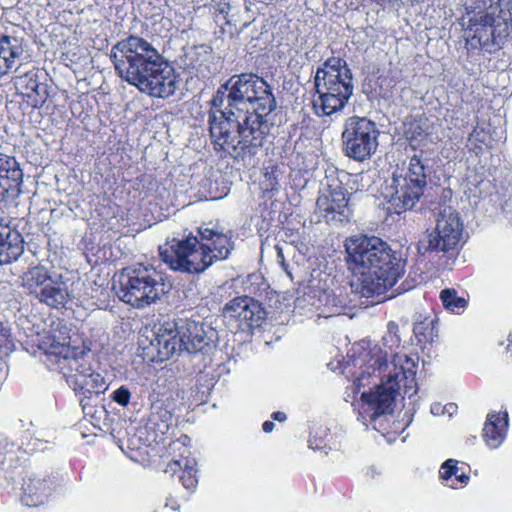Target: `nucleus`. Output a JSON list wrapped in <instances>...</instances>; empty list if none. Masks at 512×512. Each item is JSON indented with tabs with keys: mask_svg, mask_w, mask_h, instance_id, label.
Returning a JSON list of instances; mask_svg holds the SVG:
<instances>
[{
	"mask_svg": "<svg viewBox=\"0 0 512 512\" xmlns=\"http://www.w3.org/2000/svg\"><path fill=\"white\" fill-rule=\"evenodd\" d=\"M172 426L173 414L171 411L160 405H153L146 426L153 432V441H157L158 436L167 434Z\"/></svg>",
	"mask_w": 512,
	"mask_h": 512,
	"instance_id": "nucleus-24",
	"label": "nucleus"
},
{
	"mask_svg": "<svg viewBox=\"0 0 512 512\" xmlns=\"http://www.w3.org/2000/svg\"><path fill=\"white\" fill-rule=\"evenodd\" d=\"M416 173L411 174V172L407 171L405 176H402V179H405L407 182H410V180H415Z\"/></svg>",
	"mask_w": 512,
	"mask_h": 512,
	"instance_id": "nucleus-42",
	"label": "nucleus"
},
{
	"mask_svg": "<svg viewBox=\"0 0 512 512\" xmlns=\"http://www.w3.org/2000/svg\"><path fill=\"white\" fill-rule=\"evenodd\" d=\"M69 328L62 323L47 332L41 339L39 347L44 351L45 364L49 369L56 367L76 346H71Z\"/></svg>",
	"mask_w": 512,
	"mask_h": 512,
	"instance_id": "nucleus-13",
	"label": "nucleus"
},
{
	"mask_svg": "<svg viewBox=\"0 0 512 512\" xmlns=\"http://www.w3.org/2000/svg\"><path fill=\"white\" fill-rule=\"evenodd\" d=\"M352 118H349L347 119L346 121V125H345V130L343 131L342 133V139H343V143H344V151H345V154L349 157V158H352V132L349 130V127H348V123L349 121H351Z\"/></svg>",
	"mask_w": 512,
	"mask_h": 512,
	"instance_id": "nucleus-34",
	"label": "nucleus"
},
{
	"mask_svg": "<svg viewBox=\"0 0 512 512\" xmlns=\"http://www.w3.org/2000/svg\"><path fill=\"white\" fill-rule=\"evenodd\" d=\"M309 446H310L312 449H314V450H317V449H320V448H321V446H320L319 444L315 443V441H314V440H312V439H310V440H309Z\"/></svg>",
	"mask_w": 512,
	"mask_h": 512,
	"instance_id": "nucleus-45",
	"label": "nucleus"
},
{
	"mask_svg": "<svg viewBox=\"0 0 512 512\" xmlns=\"http://www.w3.org/2000/svg\"><path fill=\"white\" fill-rule=\"evenodd\" d=\"M170 288L156 268L138 264L122 270L117 295L123 302L140 309L156 303Z\"/></svg>",
	"mask_w": 512,
	"mask_h": 512,
	"instance_id": "nucleus-7",
	"label": "nucleus"
},
{
	"mask_svg": "<svg viewBox=\"0 0 512 512\" xmlns=\"http://www.w3.org/2000/svg\"><path fill=\"white\" fill-rule=\"evenodd\" d=\"M23 53L24 49L20 39L0 33V56L8 73L17 70L16 63Z\"/></svg>",
	"mask_w": 512,
	"mask_h": 512,
	"instance_id": "nucleus-22",
	"label": "nucleus"
},
{
	"mask_svg": "<svg viewBox=\"0 0 512 512\" xmlns=\"http://www.w3.org/2000/svg\"><path fill=\"white\" fill-rule=\"evenodd\" d=\"M449 414H452V411L456 409V405L454 403H449L444 408Z\"/></svg>",
	"mask_w": 512,
	"mask_h": 512,
	"instance_id": "nucleus-43",
	"label": "nucleus"
},
{
	"mask_svg": "<svg viewBox=\"0 0 512 512\" xmlns=\"http://www.w3.org/2000/svg\"><path fill=\"white\" fill-rule=\"evenodd\" d=\"M394 372L390 373L387 381L378 385L375 391L363 392L361 395L360 417L368 413L371 420L379 415L392 413L396 398L399 395L400 382L405 381L404 393L412 397L416 394V368L413 358L406 355H396L393 359Z\"/></svg>",
	"mask_w": 512,
	"mask_h": 512,
	"instance_id": "nucleus-5",
	"label": "nucleus"
},
{
	"mask_svg": "<svg viewBox=\"0 0 512 512\" xmlns=\"http://www.w3.org/2000/svg\"><path fill=\"white\" fill-rule=\"evenodd\" d=\"M110 59L116 74L139 91L167 98L178 88L174 68L146 39L130 35L112 46Z\"/></svg>",
	"mask_w": 512,
	"mask_h": 512,
	"instance_id": "nucleus-2",
	"label": "nucleus"
},
{
	"mask_svg": "<svg viewBox=\"0 0 512 512\" xmlns=\"http://www.w3.org/2000/svg\"><path fill=\"white\" fill-rule=\"evenodd\" d=\"M458 467L456 466V461L453 459H448L442 464L441 467V476L443 479H449L452 476H455L458 481L461 483H466L469 479L468 475L465 473L458 474Z\"/></svg>",
	"mask_w": 512,
	"mask_h": 512,
	"instance_id": "nucleus-31",
	"label": "nucleus"
},
{
	"mask_svg": "<svg viewBox=\"0 0 512 512\" xmlns=\"http://www.w3.org/2000/svg\"><path fill=\"white\" fill-rule=\"evenodd\" d=\"M440 298L444 307L452 312L463 309L467 305V300L458 296L455 289H444L440 293Z\"/></svg>",
	"mask_w": 512,
	"mask_h": 512,
	"instance_id": "nucleus-28",
	"label": "nucleus"
},
{
	"mask_svg": "<svg viewBox=\"0 0 512 512\" xmlns=\"http://www.w3.org/2000/svg\"><path fill=\"white\" fill-rule=\"evenodd\" d=\"M226 318L239 321V325L247 327L259 326L265 317L261 304L248 296H240L230 300L223 309Z\"/></svg>",
	"mask_w": 512,
	"mask_h": 512,
	"instance_id": "nucleus-15",
	"label": "nucleus"
},
{
	"mask_svg": "<svg viewBox=\"0 0 512 512\" xmlns=\"http://www.w3.org/2000/svg\"><path fill=\"white\" fill-rule=\"evenodd\" d=\"M463 223L459 213L450 206L443 207L437 217L436 227L427 231L418 242V251L446 253L455 249L462 236Z\"/></svg>",
	"mask_w": 512,
	"mask_h": 512,
	"instance_id": "nucleus-10",
	"label": "nucleus"
},
{
	"mask_svg": "<svg viewBox=\"0 0 512 512\" xmlns=\"http://www.w3.org/2000/svg\"><path fill=\"white\" fill-rule=\"evenodd\" d=\"M349 397H350V394L346 392V393H345V396H344V400H345V401H348V398H349Z\"/></svg>",
	"mask_w": 512,
	"mask_h": 512,
	"instance_id": "nucleus-47",
	"label": "nucleus"
},
{
	"mask_svg": "<svg viewBox=\"0 0 512 512\" xmlns=\"http://www.w3.org/2000/svg\"><path fill=\"white\" fill-rule=\"evenodd\" d=\"M316 205L320 212L325 213L324 217L327 218V221L349 223L350 209L344 195L340 193H331L329 196L321 195L318 197Z\"/></svg>",
	"mask_w": 512,
	"mask_h": 512,
	"instance_id": "nucleus-19",
	"label": "nucleus"
},
{
	"mask_svg": "<svg viewBox=\"0 0 512 512\" xmlns=\"http://www.w3.org/2000/svg\"><path fill=\"white\" fill-rule=\"evenodd\" d=\"M52 276L44 266H35L24 273L22 277L23 286L37 298L42 287L47 284Z\"/></svg>",
	"mask_w": 512,
	"mask_h": 512,
	"instance_id": "nucleus-26",
	"label": "nucleus"
},
{
	"mask_svg": "<svg viewBox=\"0 0 512 512\" xmlns=\"http://www.w3.org/2000/svg\"><path fill=\"white\" fill-rule=\"evenodd\" d=\"M351 318H352V316L338 315V316L334 317V321L337 324H341L343 322H348V320L351 319Z\"/></svg>",
	"mask_w": 512,
	"mask_h": 512,
	"instance_id": "nucleus-41",
	"label": "nucleus"
},
{
	"mask_svg": "<svg viewBox=\"0 0 512 512\" xmlns=\"http://www.w3.org/2000/svg\"><path fill=\"white\" fill-rule=\"evenodd\" d=\"M24 251L23 239L17 232H12L0 218V265L17 260Z\"/></svg>",
	"mask_w": 512,
	"mask_h": 512,
	"instance_id": "nucleus-20",
	"label": "nucleus"
},
{
	"mask_svg": "<svg viewBox=\"0 0 512 512\" xmlns=\"http://www.w3.org/2000/svg\"><path fill=\"white\" fill-rule=\"evenodd\" d=\"M90 349L77 347L52 370L59 371L75 391L100 394L106 389L104 377L95 371Z\"/></svg>",
	"mask_w": 512,
	"mask_h": 512,
	"instance_id": "nucleus-9",
	"label": "nucleus"
},
{
	"mask_svg": "<svg viewBox=\"0 0 512 512\" xmlns=\"http://www.w3.org/2000/svg\"><path fill=\"white\" fill-rule=\"evenodd\" d=\"M373 183V176L369 173L360 172L354 175V184H357V190H367Z\"/></svg>",
	"mask_w": 512,
	"mask_h": 512,
	"instance_id": "nucleus-33",
	"label": "nucleus"
},
{
	"mask_svg": "<svg viewBox=\"0 0 512 512\" xmlns=\"http://www.w3.org/2000/svg\"><path fill=\"white\" fill-rule=\"evenodd\" d=\"M20 80L25 84L26 92H31L34 88V85H37L38 81L36 78V74L33 72H27L23 76L20 77Z\"/></svg>",
	"mask_w": 512,
	"mask_h": 512,
	"instance_id": "nucleus-35",
	"label": "nucleus"
},
{
	"mask_svg": "<svg viewBox=\"0 0 512 512\" xmlns=\"http://www.w3.org/2000/svg\"><path fill=\"white\" fill-rule=\"evenodd\" d=\"M431 411L432 413L437 414L439 411V405L432 406Z\"/></svg>",
	"mask_w": 512,
	"mask_h": 512,
	"instance_id": "nucleus-46",
	"label": "nucleus"
},
{
	"mask_svg": "<svg viewBox=\"0 0 512 512\" xmlns=\"http://www.w3.org/2000/svg\"><path fill=\"white\" fill-rule=\"evenodd\" d=\"M275 424L272 421H265L262 425V429L266 433L273 431Z\"/></svg>",
	"mask_w": 512,
	"mask_h": 512,
	"instance_id": "nucleus-40",
	"label": "nucleus"
},
{
	"mask_svg": "<svg viewBox=\"0 0 512 512\" xmlns=\"http://www.w3.org/2000/svg\"><path fill=\"white\" fill-rule=\"evenodd\" d=\"M80 403L82 404L83 408H85V404H83V399L80 400Z\"/></svg>",
	"mask_w": 512,
	"mask_h": 512,
	"instance_id": "nucleus-48",
	"label": "nucleus"
},
{
	"mask_svg": "<svg viewBox=\"0 0 512 512\" xmlns=\"http://www.w3.org/2000/svg\"><path fill=\"white\" fill-rule=\"evenodd\" d=\"M37 299L52 308L59 309L67 304L70 299V294L66 283L63 282L60 277H52L50 281L42 287Z\"/></svg>",
	"mask_w": 512,
	"mask_h": 512,
	"instance_id": "nucleus-21",
	"label": "nucleus"
},
{
	"mask_svg": "<svg viewBox=\"0 0 512 512\" xmlns=\"http://www.w3.org/2000/svg\"><path fill=\"white\" fill-rule=\"evenodd\" d=\"M507 413L500 418L497 413H489L483 429V437L491 448H498L505 439L508 426Z\"/></svg>",
	"mask_w": 512,
	"mask_h": 512,
	"instance_id": "nucleus-23",
	"label": "nucleus"
},
{
	"mask_svg": "<svg viewBox=\"0 0 512 512\" xmlns=\"http://www.w3.org/2000/svg\"><path fill=\"white\" fill-rule=\"evenodd\" d=\"M197 237L173 239L169 247L160 248V257L170 269L181 273H201L214 261L228 258L233 249L231 235L217 227L201 226Z\"/></svg>",
	"mask_w": 512,
	"mask_h": 512,
	"instance_id": "nucleus-3",
	"label": "nucleus"
},
{
	"mask_svg": "<svg viewBox=\"0 0 512 512\" xmlns=\"http://www.w3.org/2000/svg\"><path fill=\"white\" fill-rule=\"evenodd\" d=\"M432 324H433V321H430L427 325L423 322L414 324L413 332H414L415 336L423 337V339L419 338L420 342L429 340L428 335L425 333V330H427L428 326L432 325Z\"/></svg>",
	"mask_w": 512,
	"mask_h": 512,
	"instance_id": "nucleus-36",
	"label": "nucleus"
},
{
	"mask_svg": "<svg viewBox=\"0 0 512 512\" xmlns=\"http://www.w3.org/2000/svg\"><path fill=\"white\" fill-rule=\"evenodd\" d=\"M111 398L117 404L125 407L130 402L131 392L126 386L122 385L112 393Z\"/></svg>",
	"mask_w": 512,
	"mask_h": 512,
	"instance_id": "nucleus-32",
	"label": "nucleus"
},
{
	"mask_svg": "<svg viewBox=\"0 0 512 512\" xmlns=\"http://www.w3.org/2000/svg\"><path fill=\"white\" fill-rule=\"evenodd\" d=\"M388 329H389L390 333H392V332L396 333V331L398 330V326L395 323H389Z\"/></svg>",
	"mask_w": 512,
	"mask_h": 512,
	"instance_id": "nucleus-44",
	"label": "nucleus"
},
{
	"mask_svg": "<svg viewBox=\"0 0 512 512\" xmlns=\"http://www.w3.org/2000/svg\"><path fill=\"white\" fill-rule=\"evenodd\" d=\"M23 172L13 156L0 153V200L12 202L21 194Z\"/></svg>",
	"mask_w": 512,
	"mask_h": 512,
	"instance_id": "nucleus-14",
	"label": "nucleus"
},
{
	"mask_svg": "<svg viewBox=\"0 0 512 512\" xmlns=\"http://www.w3.org/2000/svg\"><path fill=\"white\" fill-rule=\"evenodd\" d=\"M21 501L28 507H35L42 503L48 495V485L40 478H29L23 484Z\"/></svg>",
	"mask_w": 512,
	"mask_h": 512,
	"instance_id": "nucleus-25",
	"label": "nucleus"
},
{
	"mask_svg": "<svg viewBox=\"0 0 512 512\" xmlns=\"http://www.w3.org/2000/svg\"><path fill=\"white\" fill-rule=\"evenodd\" d=\"M408 171L411 174L416 173L415 180L407 182L405 179H402V175L394 173L390 185L393 191L390 195H386V197L390 198L389 202L394 205L396 213H400L402 210L413 209L423 195V189L427 184L425 167L417 155L410 159Z\"/></svg>",
	"mask_w": 512,
	"mask_h": 512,
	"instance_id": "nucleus-11",
	"label": "nucleus"
},
{
	"mask_svg": "<svg viewBox=\"0 0 512 512\" xmlns=\"http://www.w3.org/2000/svg\"><path fill=\"white\" fill-rule=\"evenodd\" d=\"M276 105L264 78L254 73L230 77L211 100L208 122L214 149L237 161L251 160L270 133Z\"/></svg>",
	"mask_w": 512,
	"mask_h": 512,
	"instance_id": "nucleus-1",
	"label": "nucleus"
},
{
	"mask_svg": "<svg viewBox=\"0 0 512 512\" xmlns=\"http://www.w3.org/2000/svg\"><path fill=\"white\" fill-rule=\"evenodd\" d=\"M497 9V7L490 6L491 11H479L469 20V35L473 39H477L480 45L498 44V38L508 35V24L494 16Z\"/></svg>",
	"mask_w": 512,
	"mask_h": 512,
	"instance_id": "nucleus-12",
	"label": "nucleus"
},
{
	"mask_svg": "<svg viewBox=\"0 0 512 512\" xmlns=\"http://www.w3.org/2000/svg\"><path fill=\"white\" fill-rule=\"evenodd\" d=\"M315 88L319 105L325 115L341 110L352 95V74L347 63L340 58H329L315 75Z\"/></svg>",
	"mask_w": 512,
	"mask_h": 512,
	"instance_id": "nucleus-8",
	"label": "nucleus"
},
{
	"mask_svg": "<svg viewBox=\"0 0 512 512\" xmlns=\"http://www.w3.org/2000/svg\"><path fill=\"white\" fill-rule=\"evenodd\" d=\"M277 259H278V262L281 265V268L283 269V271L292 280L293 279L292 272L289 268V265L286 263L284 256H283L282 249H280V248L277 249Z\"/></svg>",
	"mask_w": 512,
	"mask_h": 512,
	"instance_id": "nucleus-37",
	"label": "nucleus"
},
{
	"mask_svg": "<svg viewBox=\"0 0 512 512\" xmlns=\"http://www.w3.org/2000/svg\"><path fill=\"white\" fill-rule=\"evenodd\" d=\"M151 346L157 351L158 361H165L173 355L206 352L211 348V338L202 323L194 320L166 322L155 332Z\"/></svg>",
	"mask_w": 512,
	"mask_h": 512,
	"instance_id": "nucleus-6",
	"label": "nucleus"
},
{
	"mask_svg": "<svg viewBox=\"0 0 512 512\" xmlns=\"http://www.w3.org/2000/svg\"><path fill=\"white\" fill-rule=\"evenodd\" d=\"M378 131L364 118L354 122V160L363 161L376 151Z\"/></svg>",
	"mask_w": 512,
	"mask_h": 512,
	"instance_id": "nucleus-18",
	"label": "nucleus"
},
{
	"mask_svg": "<svg viewBox=\"0 0 512 512\" xmlns=\"http://www.w3.org/2000/svg\"><path fill=\"white\" fill-rule=\"evenodd\" d=\"M272 418L276 421L283 422L287 417L284 412L277 411L272 414Z\"/></svg>",
	"mask_w": 512,
	"mask_h": 512,
	"instance_id": "nucleus-39",
	"label": "nucleus"
},
{
	"mask_svg": "<svg viewBox=\"0 0 512 512\" xmlns=\"http://www.w3.org/2000/svg\"><path fill=\"white\" fill-rule=\"evenodd\" d=\"M171 448L174 451H180V458L174 459L171 462H169L167 464L165 472L173 475L181 471L182 474L180 475V480L183 486L188 490H193L198 483L195 470V459L190 457V451L188 450L186 445L180 440L173 442Z\"/></svg>",
	"mask_w": 512,
	"mask_h": 512,
	"instance_id": "nucleus-17",
	"label": "nucleus"
},
{
	"mask_svg": "<svg viewBox=\"0 0 512 512\" xmlns=\"http://www.w3.org/2000/svg\"><path fill=\"white\" fill-rule=\"evenodd\" d=\"M149 429L147 427H140L135 429L133 434L129 433L128 445L133 450H141L143 447L150 446L153 439L149 438Z\"/></svg>",
	"mask_w": 512,
	"mask_h": 512,
	"instance_id": "nucleus-29",
	"label": "nucleus"
},
{
	"mask_svg": "<svg viewBox=\"0 0 512 512\" xmlns=\"http://www.w3.org/2000/svg\"><path fill=\"white\" fill-rule=\"evenodd\" d=\"M384 363L385 355L377 343L370 339H362L354 344V367L362 370L361 376L358 377L359 382L365 374L370 376L380 370Z\"/></svg>",
	"mask_w": 512,
	"mask_h": 512,
	"instance_id": "nucleus-16",
	"label": "nucleus"
},
{
	"mask_svg": "<svg viewBox=\"0 0 512 512\" xmlns=\"http://www.w3.org/2000/svg\"><path fill=\"white\" fill-rule=\"evenodd\" d=\"M350 241H351L350 239H346V241H345L346 262H347L349 269H350V265L352 264V251H351V247L349 244Z\"/></svg>",
	"mask_w": 512,
	"mask_h": 512,
	"instance_id": "nucleus-38",
	"label": "nucleus"
},
{
	"mask_svg": "<svg viewBox=\"0 0 512 512\" xmlns=\"http://www.w3.org/2000/svg\"><path fill=\"white\" fill-rule=\"evenodd\" d=\"M350 339L346 335L344 338V354L337 355L334 360L328 363V367L331 371L345 375L346 379L349 380L352 375V369L350 367V351L349 348Z\"/></svg>",
	"mask_w": 512,
	"mask_h": 512,
	"instance_id": "nucleus-27",
	"label": "nucleus"
},
{
	"mask_svg": "<svg viewBox=\"0 0 512 512\" xmlns=\"http://www.w3.org/2000/svg\"><path fill=\"white\" fill-rule=\"evenodd\" d=\"M394 254L389 245L376 236L354 238V293L361 297H379L396 283L392 272Z\"/></svg>",
	"mask_w": 512,
	"mask_h": 512,
	"instance_id": "nucleus-4",
	"label": "nucleus"
},
{
	"mask_svg": "<svg viewBox=\"0 0 512 512\" xmlns=\"http://www.w3.org/2000/svg\"><path fill=\"white\" fill-rule=\"evenodd\" d=\"M25 95L28 98V103L33 108H40L45 104L48 98V91L46 85L38 82L37 85H34L33 90L31 92H25Z\"/></svg>",
	"mask_w": 512,
	"mask_h": 512,
	"instance_id": "nucleus-30",
	"label": "nucleus"
}]
</instances>
